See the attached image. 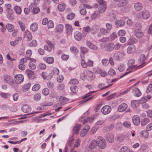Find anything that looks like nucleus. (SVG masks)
<instances>
[{
  "label": "nucleus",
  "instance_id": "nucleus-60",
  "mask_svg": "<svg viewBox=\"0 0 152 152\" xmlns=\"http://www.w3.org/2000/svg\"><path fill=\"white\" fill-rule=\"evenodd\" d=\"M88 132V131H87L86 129H83L80 132V136L82 137H84L87 134Z\"/></svg>",
  "mask_w": 152,
  "mask_h": 152
},
{
  "label": "nucleus",
  "instance_id": "nucleus-33",
  "mask_svg": "<svg viewBox=\"0 0 152 152\" xmlns=\"http://www.w3.org/2000/svg\"><path fill=\"white\" fill-rule=\"evenodd\" d=\"M99 15V14L98 12L95 11L91 15V18L92 20H94L97 18Z\"/></svg>",
  "mask_w": 152,
  "mask_h": 152
},
{
  "label": "nucleus",
  "instance_id": "nucleus-2",
  "mask_svg": "<svg viewBox=\"0 0 152 152\" xmlns=\"http://www.w3.org/2000/svg\"><path fill=\"white\" fill-rule=\"evenodd\" d=\"M145 62L138 66H137V65H129V66L126 69L127 71H129V72H127L125 73L123 75L121 76L120 78H122L124 76L128 75L129 73H130L132 72L131 70L133 69H135L136 68H141L142 67L145 65Z\"/></svg>",
  "mask_w": 152,
  "mask_h": 152
},
{
  "label": "nucleus",
  "instance_id": "nucleus-54",
  "mask_svg": "<svg viewBox=\"0 0 152 152\" xmlns=\"http://www.w3.org/2000/svg\"><path fill=\"white\" fill-rule=\"evenodd\" d=\"M71 91L73 93H75L77 91L78 88L75 85L72 86L70 88Z\"/></svg>",
  "mask_w": 152,
  "mask_h": 152
},
{
  "label": "nucleus",
  "instance_id": "nucleus-18",
  "mask_svg": "<svg viewBox=\"0 0 152 152\" xmlns=\"http://www.w3.org/2000/svg\"><path fill=\"white\" fill-rule=\"evenodd\" d=\"M95 72L96 73H100L102 77H105L107 75V73L104 71H103L102 69L100 68L96 69Z\"/></svg>",
  "mask_w": 152,
  "mask_h": 152
},
{
  "label": "nucleus",
  "instance_id": "nucleus-45",
  "mask_svg": "<svg viewBox=\"0 0 152 152\" xmlns=\"http://www.w3.org/2000/svg\"><path fill=\"white\" fill-rule=\"evenodd\" d=\"M130 149L127 147L124 146L120 149L119 152H129Z\"/></svg>",
  "mask_w": 152,
  "mask_h": 152
},
{
  "label": "nucleus",
  "instance_id": "nucleus-13",
  "mask_svg": "<svg viewBox=\"0 0 152 152\" xmlns=\"http://www.w3.org/2000/svg\"><path fill=\"white\" fill-rule=\"evenodd\" d=\"M106 139L108 142L110 143H113L114 141L113 135L111 133H109L107 134Z\"/></svg>",
  "mask_w": 152,
  "mask_h": 152
},
{
  "label": "nucleus",
  "instance_id": "nucleus-8",
  "mask_svg": "<svg viewBox=\"0 0 152 152\" xmlns=\"http://www.w3.org/2000/svg\"><path fill=\"white\" fill-rule=\"evenodd\" d=\"M4 80L5 83L10 84H12L13 81L12 77L7 75L4 76Z\"/></svg>",
  "mask_w": 152,
  "mask_h": 152
},
{
  "label": "nucleus",
  "instance_id": "nucleus-21",
  "mask_svg": "<svg viewBox=\"0 0 152 152\" xmlns=\"http://www.w3.org/2000/svg\"><path fill=\"white\" fill-rule=\"evenodd\" d=\"M86 44L87 47H89L90 48L94 50H97V47L96 45L91 43L90 41H87L86 42Z\"/></svg>",
  "mask_w": 152,
  "mask_h": 152
},
{
  "label": "nucleus",
  "instance_id": "nucleus-51",
  "mask_svg": "<svg viewBox=\"0 0 152 152\" xmlns=\"http://www.w3.org/2000/svg\"><path fill=\"white\" fill-rule=\"evenodd\" d=\"M123 125L124 127L127 128L128 129H130L131 127V123L128 121H124L123 123Z\"/></svg>",
  "mask_w": 152,
  "mask_h": 152
},
{
  "label": "nucleus",
  "instance_id": "nucleus-58",
  "mask_svg": "<svg viewBox=\"0 0 152 152\" xmlns=\"http://www.w3.org/2000/svg\"><path fill=\"white\" fill-rule=\"evenodd\" d=\"M146 59L145 55L144 54H142L140 56V58L139 61L141 62H143Z\"/></svg>",
  "mask_w": 152,
  "mask_h": 152
},
{
  "label": "nucleus",
  "instance_id": "nucleus-61",
  "mask_svg": "<svg viewBox=\"0 0 152 152\" xmlns=\"http://www.w3.org/2000/svg\"><path fill=\"white\" fill-rule=\"evenodd\" d=\"M83 30L84 31L88 33L91 32V28L88 26L83 28Z\"/></svg>",
  "mask_w": 152,
  "mask_h": 152
},
{
  "label": "nucleus",
  "instance_id": "nucleus-25",
  "mask_svg": "<svg viewBox=\"0 0 152 152\" xmlns=\"http://www.w3.org/2000/svg\"><path fill=\"white\" fill-rule=\"evenodd\" d=\"M140 102L139 100H134L131 102V106L133 108H136L139 106Z\"/></svg>",
  "mask_w": 152,
  "mask_h": 152
},
{
  "label": "nucleus",
  "instance_id": "nucleus-28",
  "mask_svg": "<svg viewBox=\"0 0 152 152\" xmlns=\"http://www.w3.org/2000/svg\"><path fill=\"white\" fill-rule=\"evenodd\" d=\"M42 77L43 79H50L52 77V76L50 74H48L47 73L43 72L41 74Z\"/></svg>",
  "mask_w": 152,
  "mask_h": 152
},
{
  "label": "nucleus",
  "instance_id": "nucleus-22",
  "mask_svg": "<svg viewBox=\"0 0 152 152\" xmlns=\"http://www.w3.org/2000/svg\"><path fill=\"white\" fill-rule=\"evenodd\" d=\"M134 7L136 10L137 11H140L142 9L143 6L141 3L137 2L134 4Z\"/></svg>",
  "mask_w": 152,
  "mask_h": 152
},
{
  "label": "nucleus",
  "instance_id": "nucleus-20",
  "mask_svg": "<svg viewBox=\"0 0 152 152\" xmlns=\"http://www.w3.org/2000/svg\"><path fill=\"white\" fill-rule=\"evenodd\" d=\"M82 127V126L80 124H76L73 127V129L74 133L75 134H78L79 131Z\"/></svg>",
  "mask_w": 152,
  "mask_h": 152
},
{
  "label": "nucleus",
  "instance_id": "nucleus-23",
  "mask_svg": "<svg viewBox=\"0 0 152 152\" xmlns=\"http://www.w3.org/2000/svg\"><path fill=\"white\" fill-rule=\"evenodd\" d=\"M114 43H109L107 45L106 49L107 51L111 52L114 50Z\"/></svg>",
  "mask_w": 152,
  "mask_h": 152
},
{
  "label": "nucleus",
  "instance_id": "nucleus-39",
  "mask_svg": "<svg viewBox=\"0 0 152 152\" xmlns=\"http://www.w3.org/2000/svg\"><path fill=\"white\" fill-rule=\"evenodd\" d=\"M65 27L67 32L69 34H71L73 30V29L71 26L70 25L66 24Z\"/></svg>",
  "mask_w": 152,
  "mask_h": 152
},
{
  "label": "nucleus",
  "instance_id": "nucleus-30",
  "mask_svg": "<svg viewBox=\"0 0 152 152\" xmlns=\"http://www.w3.org/2000/svg\"><path fill=\"white\" fill-rule=\"evenodd\" d=\"M129 2L128 0H123L117 4L118 7H121L125 6Z\"/></svg>",
  "mask_w": 152,
  "mask_h": 152
},
{
  "label": "nucleus",
  "instance_id": "nucleus-59",
  "mask_svg": "<svg viewBox=\"0 0 152 152\" xmlns=\"http://www.w3.org/2000/svg\"><path fill=\"white\" fill-rule=\"evenodd\" d=\"M40 87V85L39 84L35 85L32 88V90L34 91H36L38 90Z\"/></svg>",
  "mask_w": 152,
  "mask_h": 152
},
{
  "label": "nucleus",
  "instance_id": "nucleus-29",
  "mask_svg": "<svg viewBox=\"0 0 152 152\" xmlns=\"http://www.w3.org/2000/svg\"><path fill=\"white\" fill-rule=\"evenodd\" d=\"M87 75L90 80H92L95 78V75L94 73L90 71H88L87 72Z\"/></svg>",
  "mask_w": 152,
  "mask_h": 152
},
{
  "label": "nucleus",
  "instance_id": "nucleus-40",
  "mask_svg": "<svg viewBox=\"0 0 152 152\" xmlns=\"http://www.w3.org/2000/svg\"><path fill=\"white\" fill-rule=\"evenodd\" d=\"M30 28L33 31H37L38 28V25L36 23H33L31 25Z\"/></svg>",
  "mask_w": 152,
  "mask_h": 152
},
{
  "label": "nucleus",
  "instance_id": "nucleus-41",
  "mask_svg": "<svg viewBox=\"0 0 152 152\" xmlns=\"http://www.w3.org/2000/svg\"><path fill=\"white\" fill-rule=\"evenodd\" d=\"M6 26L8 30L10 32H12L14 29V26L11 24H7L6 25Z\"/></svg>",
  "mask_w": 152,
  "mask_h": 152
},
{
  "label": "nucleus",
  "instance_id": "nucleus-10",
  "mask_svg": "<svg viewBox=\"0 0 152 152\" xmlns=\"http://www.w3.org/2000/svg\"><path fill=\"white\" fill-rule=\"evenodd\" d=\"M127 108V105L126 104L123 103L118 107V110L119 112H122L125 111Z\"/></svg>",
  "mask_w": 152,
  "mask_h": 152
},
{
  "label": "nucleus",
  "instance_id": "nucleus-48",
  "mask_svg": "<svg viewBox=\"0 0 152 152\" xmlns=\"http://www.w3.org/2000/svg\"><path fill=\"white\" fill-rule=\"evenodd\" d=\"M26 73L29 78H31L34 74V71L30 69H28L26 71Z\"/></svg>",
  "mask_w": 152,
  "mask_h": 152
},
{
  "label": "nucleus",
  "instance_id": "nucleus-36",
  "mask_svg": "<svg viewBox=\"0 0 152 152\" xmlns=\"http://www.w3.org/2000/svg\"><path fill=\"white\" fill-rule=\"evenodd\" d=\"M21 39V37H18L16 39L15 41L11 42H10V44L11 46H15L18 44L19 40L20 41Z\"/></svg>",
  "mask_w": 152,
  "mask_h": 152
},
{
  "label": "nucleus",
  "instance_id": "nucleus-47",
  "mask_svg": "<svg viewBox=\"0 0 152 152\" xmlns=\"http://www.w3.org/2000/svg\"><path fill=\"white\" fill-rule=\"evenodd\" d=\"M14 10L18 14H21L22 10L20 7L16 6L14 7Z\"/></svg>",
  "mask_w": 152,
  "mask_h": 152
},
{
  "label": "nucleus",
  "instance_id": "nucleus-43",
  "mask_svg": "<svg viewBox=\"0 0 152 152\" xmlns=\"http://www.w3.org/2000/svg\"><path fill=\"white\" fill-rule=\"evenodd\" d=\"M58 8L59 11L63 12L65 9V5L64 4H59L58 5Z\"/></svg>",
  "mask_w": 152,
  "mask_h": 152
},
{
  "label": "nucleus",
  "instance_id": "nucleus-26",
  "mask_svg": "<svg viewBox=\"0 0 152 152\" xmlns=\"http://www.w3.org/2000/svg\"><path fill=\"white\" fill-rule=\"evenodd\" d=\"M91 33L92 34H96L98 31L99 28L98 26L94 25L91 28Z\"/></svg>",
  "mask_w": 152,
  "mask_h": 152
},
{
  "label": "nucleus",
  "instance_id": "nucleus-9",
  "mask_svg": "<svg viewBox=\"0 0 152 152\" xmlns=\"http://www.w3.org/2000/svg\"><path fill=\"white\" fill-rule=\"evenodd\" d=\"M122 54L120 52L115 53L113 55L114 59L116 61H120L122 58Z\"/></svg>",
  "mask_w": 152,
  "mask_h": 152
},
{
  "label": "nucleus",
  "instance_id": "nucleus-42",
  "mask_svg": "<svg viewBox=\"0 0 152 152\" xmlns=\"http://www.w3.org/2000/svg\"><path fill=\"white\" fill-rule=\"evenodd\" d=\"M149 120L148 118H145L142 120L141 125L142 126H144L147 124L149 122Z\"/></svg>",
  "mask_w": 152,
  "mask_h": 152
},
{
  "label": "nucleus",
  "instance_id": "nucleus-4",
  "mask_svg": "<svg viewBox=\"0 0 152 152\" xmlns=\"http://www.w3.org/2000/svg\"><path fill=\"white\" fill-rule=\"evenodd\" d=\"M129 46L127 49L126 52L128 54H130L134 53L136 50V47L134 45H129Z\"/></svg>",
  "mask_w": 152,
  "mask_h": 152
},
{
  "label": "nucleus",
  "instance_id": "nucleus-24",
  "mask_svg": "<svg viewBox=\"0 0 152 152\" xmlns=\"http://www.w3.org/2000/svg\"><path fill=\"white\" fill-rule=\"evenodd\" d=\"M115 24L117 27H121L124 25L125 22L121 20H118L115 21Z\"/></svg>",
  "mask_w": 152,
  "mask_h": 152
},
{
  "label": "nucleus",
  "instance_id": "nucleus-19",
  "mask_svg": "<svg viewBox=\"0 0 152 152\" xmlns=\"http://www.w3.org/2000/svg\"><path fill=\"white\" fill-rule=\"evenodd\" d=\"M23 111L25 113H29L31 110V107L27 104L23 105L22 107Z\"/></svg>",
  "mask_w": 152,
  "mask_h": 152
},
{
  "label": "nucleus",
  "instance_id": "nucleus-17",
  "mask_svg": "<svg viewBox=\"0 0 152 152\" xmlns=\"http://www.w3.org/2000/svg\"><path fill=\"white\" fill-rule=\"evenodd\" d=\"M74 37L75 39L78 41L80 40L82 38L81 33L79 31H76L74 33Z\"/></svg>",
  "mask_w": 152,
  "mask_h": 152
},
{
  "label": "nucleus",
  "instance_id": "nucleus-46",
  "mask_svg": "<svg viewBox=\"0 0 152 152\" xmlns=\"http://www.w3.org/2000/svg\"><path fill=\"white\" fill-rule=\"evenodd\" d=\"M119 71L122 72L125 69L124 65L123 64H120L118 65L117 69Z\"/></svg>",
  "mask_w": 152,
  "mask_h": 152
},
{
  "label": "nucleus",
  "instance_id": "nucleus-7",
  "mask_svg": "<svg viewBox=\"0 0 152 152\" xmlns=\"http://www.w3.org/2000/svg\"><path fill=\"white\" fill-rule=\"evenodd\" d=\"M37 5H34L33 3H31L29 8L32 10V12L34 14L38 13L39 12V9L36 7Z\"/></svg>",
  "mask_w": 152,
  "mask_h": 152
},
{
  "label": "nucleus",
  "instance_id": "nucleus-3",
  "mask_svg": "<svg viewBox=\"0 0 152 152\" xmlns=\"http://www.w3.org/2000/svg\"><path fill=\"white\" fill-rule=\"evenodd\" d=\"M98 146L97 139L96 140H93L90 142L89 146L88 148L89 150H88L87 152H91L92 149H94Z\"/></svg>",
  "mask_w": 152,
  "mask_h": 152
},
{
  "label": "nucleus",
  "instance_id": "nucleus-53",
  "mask_svg": "<svg viewBox=\"0 0 152 152\" xmlns=\"http://www.w3.org/2000/svg\"><path fill=\"white\" fill-rule=\"evenodd\" d=\"M70 51L75 54H76L78 52V50L75 46H72L70 48Z\"/></svg>",
  "mask_w": 152,
  "mask_h": 152
},
{
  "label": "nucleus",
  "instance_id": "nucleus-6",
  "mask_svg": "<svg viewBox=\"0 0 152 152\" xmlns=\"http://www.w3.org/2000/svg\"><path fill=\"white\" fill-rule=\"evenodd\" d=\"M111 110V108L110 106L108 105H105L102 108L101 112L103 114L106 115L109 113Z\"/></svg>",
  "mask_w": 152,
  "mask_h": 152
},
{
  "label": "nucleus",
  "instance_id": "nucleus-56",
  "mask_svg": "<svg viewBox=\"0 0 152 152\" xmlns=\"http://www.w3.org/2000/svg\"><path fill=\"white\" fill-rule=\"evenodd\" d=\"M37 45V42L35 40H33L31 42L28 43L27 45L29 47H35Z\"/></svg>",
  "mask_w": 152,
  "mask_h": 152
},
{
  "label": "nucleus",
  "instance_id": "nucleus-11",
  "mask_svg": "<svg viewBox=\"0 0 152 152\" xmlns=\"http://www.w3.org/2000/svg\"><path fill=\"white\" fill-rule=\"evenodd\" d=\"M95 91H92L91 92H90L89 93L86 94V95L83 98V99H85L84 100H83L81 101V103H83L84 102H86L92 99L94 97V96H92L91 97H89L88 98H87V97H88L89 96H91V93L95 92Z\"/></svg>",
  "mask_w": 152,
  "mask_h": 152
},
{
  "label": "nucleus",
  "instance_id": "nucleus-32",
  "mask_svg": "<svg viewBox=\"0 0 152 152\" xmlns=\"http://www.w3.org/2000/svg\"><path fill=\"white\" fill-rule=\"evenodd\" d=\"M134 33L137 38H140L143 36V33L140 30H135Z\"/></svg>",
  "mask_w": 152,
  "mask_h": 152
},
{
  "label": "nucleus",
  "instance_id": "nucleus-52",
  "mask_svg": "<svg viewBox=\"0 0 152 152\" xmlns=\"http://www.w3.org/2000/svg\"><path fill=\"white\" fill-rule=\"evenodd\" d=\"M28 66L29 68L32 70H34L36 68V65L32 62H31L29 63Z\"/></svg>",
  "mask_w": 152,
  "mask_h": 152
},
{
  "label": "nucleus",
  "instance_id": "nucleus-64",
  "mask_svg": "<svg viewBox=\"0 0 152 152\" xmlns=\"http://www.w3.org/2000/svg\"><path fill=\"white\" fill-rule=\"evenodd\" d=\"M59 100L62 103H65L69 101V99L63 96H61L59 98Z\"/></svg>",
  "mask_w": 152,
  "mask_h": 152
},
{
  "label": "nucleus",
  "instance_id": "nucleus-49",
  "mask_svg": "<svg viewBox=\"0 0 152 152\" xmlns=\"http://www.w3.org/2000/svg\"><path fill=\"white\" fill-rule=\"evenodd\" d=\"M117 37V33L115 32H113L110 36L109 38L111 41H113Z\"/></svg>",
  "mask_w": 152,
  "mask_h": 152
},
{
  "label": "nucleus",
  "instance_id": "nucleus-44",
  "mask_svg": "<svg viewBox=\"0 0 152 152\" xmlns=\"http://www.w3.org/2000/svg\"><path fill=\"white\" fill-rule=\"evenodd\" d=\"M93 120L94 118L89 117L88 118L85 119L83 122V124H84L88 122L91 123Z\"/></svg>",
  "mask_w": 152,
  "mask_h": 152
},
{
  "label": "nucleus",
  "instance_id": "nucleus-12",
  "mask_svg": "<svg viewBox=\"0 0 152 152\" xmlns=\"http://www.w3.org/2000/svg\"><path fill=\"white\" fill-rule=\"evenodd\" d=\"M142 17L144 19H148L150 16V14L148 11L144 10L142 12Z\"/></svg>",
  "mask_w": 152,
  "mask_h": 152
},
{
  "label": "nucleus",
  "instance_id": "nucleus-15",
  "mask_svg": "<svg viewBox=\"0 0 152 152\" xmlns=\"http://www.w3.org/2000/svg\"><path fill=\"white\" fill-rule=\"evenodd\" d=\"M100 31L102 34L105 36L109 35L110 33V30L107 28L105 29L103 27L101 28L100 29Z\"/></svg>",
  "mask_w": 152,
  "mask_h": 152
},
{
  "label": "nucleus",
  "instance_id": "nucleus-1",
  "mask_svg": "<svg viewBox=\"0 0 152 152\" xmlns=\"http://www.w3.org/2000/svg\"><path fill=\"white\" fill-rule=\"evenodd\" d=\"M96 139L98 147L101 149H104L107 146L106 140L100 136L98 137Z\"/></svg>",
  "mask_w": 152,
  "mask_h": 152
},
{
  "label": "nucleus",
  "instance_id": "nucleus-37",
  "mask_svg": "<svg viewBox=\"0 0 152 152\" xmlns=\"http://www.w3.org/2000/svg\"><path fill=\"white\" fill-rule=\"evenodd\" d=\"M44 60L47 63L49 64H52L54 61V58L52 57L45 58Z\"/></svg>",
  "mask_w": 152,
  "mask_h": 152
},
{
  "label": "nucleus",
  "instance_id": "nucleus-14",
  "mask_svg": "<svg viewBox=\"0 0 152 152\" xmlns=\"http://www.w3.org/2000/svg\"><path fill=\"white\" fill-rule=\"evenodd\" d=\"M133 123L134 125H138L140 122V119L138 115H134L132 118Z\"/></svg>",
  "mask_w": 152,
  "mask_h": 152
},
{
  "label": "nucleus",
  "instance_id": "nucleus-31",
  "mask_svg": "<svg viewBox=\"0 0 152 152\" xmlns=\"http://www.w3.org/2000/svg\"><path fill=\"white\" fill-rule=\"evenodd\" d=\"M25 37L27 38L29 40H30L32 39V36L30 32L28 30L26 31L25 34Z\"/></svg>",
  "mask_w": 152,
  "mask_h": 152
},
{
  "label": "nucleus",
  "instance_id": "nucleus-57",
  "mask_svg": "<svg viewBox=\"0 0 152 152\" xmlns=\"http://www.w3.org/2000/svg\"><path fill=\"white\" fill-rule=\"evenodd\" d=\"M47 24L48 28V29L53 28L54 26V23L52 20H50L48 21Z\"/></svg>",
  "mask_w": 152,
  "mask_h": 152
},
{
  "label": "nucleus",
  "instance_id": "nucleus-55",
  "mask_svg": "<svg viewBox=\"0 0 152 152\" xmlns=\"http://www.w3.org/2000/svg\"><path fill=\"white\" fill-rule=\"evenodd\" d=\"M148 131L143 130L140 132V134L142 136L144 137L145 138H147L148 136V133L147 132Z\"/></svg>",
  "mask_w": 152,
  "mask_h": 152
},
{
  "label": "nucleus",
  "instance_id": "nucleus-16",
  "mask_svg": "<svg viewBox=\"0 0 152 152\" xmlns=\"http://www.w3.org/2000/svg\"><path fill=\"white\" fill-rule=\"evenodd\" d=\"M63 26L61 24H59L56 26L55 31L57 33L60 34L63 31Z\"/></svg>",
  "mask_w": 152,
  "mask_h": 152
},
{
  "label": "nucleus",
  "instance_id": "nucleus-34",
  "mask_svg": "<svg viewBox=\"0 0 152 152\" xmlns=\"http://www.w3.org/2000/svg\"><path fill=\"white\" fill-rule=\"evenodd\" d=\"M41 97V94L40 93H38L34 95L33 99L35 101L37 102L40 100Z\"/></svg>",
  "mask_w": 152,
  "mask_h": 152
},
{
  "label": "nucleus",
  "instance_id": "nucleus-63",
  "mask_svg": "<svg viewBox=\"0 0 152 152\" xmlns=\"http://www.w3.org/2000/svg\"><path fill=\"white\" fill-rule=\"evenodd\" d=\"M87 72L85 71H84L81 72L80 77L82 80H84L86 79L87 75Z\"/></svg>",
  "mask_w": 152,
  "mask_h": 152
},
{
  "label": "nucleus",
  "instance_id": "nucleus-38",
  "mask_svg": "<svg viewBox=\"0 0 152 152\" xmlns=\"http://www.w3.org/2000/svg\"><path fill=\"white\" fill-rule=\"evenodd\" d=\"M106 8V5H102L98 8V12L99 13H102L104 12Z\"/></svg>",
  "mask_w": 152,
  "mask_h": 152
},
{
  "label": "nucleus",
  "instance_id": "nucleus-35",
  "mask_svg": "<svg viewBox=\"0 0 152 152\" xmlns=\"http://www.w3.org/2000/svg\"><path fill=\"white\" fill-rule=\"evenodd\" d=\"M134 95L136 97L140 96L141 95V93L139 89L137 88H136L134 90Z\"/></svg>",
  "mask_w": 152,
  "mask_h": 152
},
{
  "label": "nucleus",
  "instance_id": "nucleus-50",
  "mask_svg": "<svg viewBox=\"0 0 152 152\" xmlns=\"http://www.w3.org/2000/svg\"><path fill=\"white\" fill-rule=\"evenodd\" d=\"M18 23L22 31H24L25 30V28L24 23L20 21H19L18 22Z\"/></svg>",
  "mask_w": 152,
  "mask_h": 152
},
{
  "label": "nucleus",
  "instance_id": "nucleus-62",
  "mask_svg": "<svg viewBox=\"0 0 152 152\" xmlns=\"http://www.w3.org/2000/svg\"><path fill=\"white\" fill-rule=\"evenodd\" d=\"M108 74L110 76H113L115 75L116 72L113 69L111 68L109 70Z\"/></svg>",
  "mask_w": 152,
  "mask_h": 152
},
{
  "label": "nucleus",
  "instance_id": "nucleus-27",
  "mask_svg": "<svg viewBox=\"0 0 152 152\" xmlns=\"http://www.w3.org/2000/svg\"><path fill=\"white\" fill-rule=\"evenodd\" d=\"M137 42V39L133 37H131L127 42L128 45H134Z\"/></svg>",
  "mask_w": 152,
  "mask_h": 152
},
{
  "label": "nucleus",
  "instance_id": "nucleus-5",
  "mask_svg": "<svg viewBox=\"0 0 152 152\" xmlns=\"http://www.w3.org/2000/svg\"><path fill=\"white\" fill-rule=\"evenodd\" d=\"M23 80L24 77L22 75H17L15 76V81L16 84H20L23 81Z\"/></svg>",
  "mask_w": 152,
  "mask_h": 152
}]
</instances>
